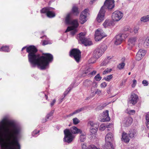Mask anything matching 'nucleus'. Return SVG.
Returning <instances> with one entry per match:
<instances>
[{
	"label": "nucleus",
	"mask_w": 149,
	"mask_h": 149,
	"mask_svg": "<svg viewBox=\"0 0 149 149\" xmlns=\"http://www.w3.org/2000/svg\"><path fill=\"white\" fill-rule=\"evenodd\" d=\"M26 50L29 53V61L32 67H35L37 65L41 69H45L48 67L49 62L53 60V56L50 54H44L42 56L36 54L37 49L33 45H30L27 47Z\"/></svg>",
	"instance_id": "1"
},
{
	"label": "nucleus",
	"mask_w": 149,
	"mask_h": 149,
	"mask_svg": "<svg viewBox=\"0 0 149 149\" xmlns=\"http://www.w3.org/2000/svg\"><path fill=\"white\" fill-rule=\"evenodd\" d=\"M71 14H68L67 15L65 19V22L67 25H71L68 26L65 32H68L72 30L71 33L72 35H74L77 32L76 28L78 26V21L77 20H72L71 17Z\"/></svg>",
	"instance_id": "2"
},
{
	"label": "nucleus",
	"mask_w": 149,
	"mask_h": 149,
	"mask_svg": "<svg viewBox=\"0 0 149 149\" xmlns=\"http://www.w3.org/2000/svg\"><path fill=\"white\" fill-rule=\"evenodd\" d=\"M107 49V46L104 44L102 45L100 48H98L94 51L93 54V58L89 60V62L92 64L94 63L96 59L100 57L102 55L103 52Z\"/></svg>",
	"instance_id": "3"
},
{
	"label": "nucleus",
	"mask_w": 149,
	"mask_h": 149,
	"mask_svg": "<svg viewBox=\"0 0 149 149\" xmlns=\"http://www.w3.org/2000/svg\"><path fill=\"white\" fill-rule=\"evenodd\" d=\"M85 32H81L77 36V39L85 46L91 45L92 44L91 41L90 39L85 38Z\"/></svg>",
	"instance_id": "4"
},
{
	"label": "nucleus",
	"mask_w": 149,
	"mask_h": 149,
	"mask_svg": "<svg viewBox=\"0 0 149 149\" xmlns=\"http://www.w3.org/2000/svg\"><path fill=\"white\" fill-rule=\"evenodd\" d=\"M113 140V135L111 133L107 134L105 138V148L106 149H114L113 145L111 142Z\"/></svg>",
	"instance_id": "5"
},
{
	"label": "nucleus",
	"mask_w": 149,
	"mask_h": 149,
	"mask_svg": "<svg viewBox=\"0 0 149 149\" xmlns=\"http://www.w3.org/2000/svg\"><path fill=\"white\" fill-rule=\"evenodd\" d=\"M64 132L65 134L64 141L68 143H71L74 139L75 136L70 132V130L66 129Z\"/></svg>",
	"instance_id": "6"
},
{
	"label": "nucleus",
	"mask_w": 149,
	"mask_h": 149,
	"mask_svg": "<svg viewBox=\"0 0 149 149\" xmlns=\"http://www.w3.org/2000/svg\"><path fill=\"white\" fill-rule=\"evenodd\" d=\"M81 52L76 49H72L70 52V55L71 56H73L76 61L78 62L81 58Z\"/></svg>",
	"instance_id": "7"
},
{
	"label": "nucleus",
	"mask_w": 149,
	"mask_h": 149,
	"mask_svg": "<svg viewBox=\"0 0 149 149\" xmlns=\"http://www.w3.org/2000/svg\"><path fill=\"white\" fill-rule=\"evenodd\" d=\"M106 36L107 35L102 29H98L95 31V39L96 41H99Z\"/></svg>",
	"instance_id": "8"
},
{
	"label": "nucleus",
	"mask_w": 149,
	"mask_h": 149,
	"mask_svg": "<svg viewBox=\"0 0 149 149\" xmlns=\"http://www.w3.org/2000/svg\"><path fill=\"white\" fill-rule=\"evenodd\" d=\"M123 13L122 12L119 11H116L112 14V19L114 21H118L123 17Z\"/></svg>",
	"instance_id": "9"
},
{
	"label": "nucleus",
	"mask_w": 149,
	"mask_h": 149,
	"mask_svg": "<svg viewBox=\"0 0 149 149\" xmlns=\"http://www.w3.org/2000/svg\"><path fill=\"white\" fill-rule=\"evenodd\" d=\"M129 35V33H123L117 35L116 37L115 44L116 45H118L121 44L124 38H126Z\"/></svg>",
	"instance_id": "10"
},
{
	"label": "nucleus",
	"mask_w": 149,
	"mask_h": 149,
	"mask_svg": "<svg viewBox=\"0 0 149 149\" xmlns=\"http://www.w3.org/2000/svg\"><path fill=\"white\" fill-rule=\"evenodd\" d=\"M114 0H106L104 5L102 7H103V9H105V8L109 9H111L114 7Z\"/></svg>",
	"instance_id": "11"
},
{
	"label": "nucleus",
	"mask_w": 149,
	"mask_h": 149,
	"mask_svg": "<svg viewBox=\"0 0 149 149\" xmlns=\"http://www.w3.org/2000/svg\"><path fill=\"white\" fill-rule=\"evenodd\" d=\"M105 12V9H103V7H102L96 18V19L98 22H100L104 19Z\"/></svg>",
	"instance_id": "12"
},
{
	"label": "nucleus",
	"mask_w": 149,
	"mask_h": 149,
	"mask_svg": "<svg viewBox=\"0 0 149 149\" xmlns=\"http://www.w3.org/2000/svg\"><path fill=\"white\" fill-rule=\"evenodd\" d=\"M88 10V9H85L81 13L80 16V22L81 24H84L86 21Z\"/></svg>",
	"instance_id": "13"
},
{
	"label": "nucleus",
	"mask_w": 149,
	"mask_h": 149,
	"mask_svg": "<svg viewBox=\"0 0 149 149\" xmlns=\"http://www.w3.org/2000/svg\"><path fill=\"white\" fill-rule=\"evenodd\" d=\"M139 43L143 45L145 47H149V36L146 38L143 37L141 38L139 40Z\"/></svg>",
	"instance_id": "14"
},
{
	"label": "nucleus",
	"mask_w": 149,
	"mask_h": 149,
	"mask_svg": "<svg viewBox=\"0 0 149 149\" xmlns=\"http://www.w3.org/2000/svg\"><path fill=\"white\" fill-rule=\"evenodd\" d=\"M138 99V96L137 95L134 93H132L131 95L129 102L132 104H135L137 102Z\"/></svg>",
	"instance_id": "15"
},
{
	"label": "nucleus",
	"mask_w": 149,
	"mask_h": 149,
	"mask_svg": "<svg viewBox=\"0 0 149 149\" xmlns=\"http://www.w3.org/2000/svg\"><path fill=\"white\" fill-rule=\"evenodd\" d=\"M136 37H133L130 38L128 41V45L130 47L128 48L130 49L132 47L134 46L137 40Z\"/></svg>",
	"instance_id": "16"
},
{
	"label": "nucleus",
	"mask_w": 149,
	"mask_h": 149,
	"mask_svg": "<svg viewBox=\"0 0 149 149\" xmlns=\"http://www.w3.org/2000/svg\"><path fill=\"white\" fill-rule=\"evenodd\" d=\"M132 118L130 117H127L124 118L123 121V123L125 126H127L130 125L132 122Z\"/></svg>",
	"instance_id": "17"
},
{
	"label": "nucleus",
	"mask_w": 149,
	"mask_h": 149,
	"mask_svg": "<svg viewBox=\"0 0 149 149\" xmlns=\"http://www.w3.org/2000/svg\"><path fill=\"white\" fill-rule=\"evenodd\" d=\"M70 132L73 134H77L81 133V130L75 126H73L70 128Z\"/></svg>",
	"instance_id": "18"
},
{
	"label": "nucleus",
	"mask_w": 149,
	"mask_h": 149,
	"mask_svg": "<svg viewBox=\"0 0 149 149\" xmlns=\"http://www.w3.org/2000/svg\"><path fill=\"white\" fill-rule=\"evenodd\" d=\"M121 140L125 143L129 142L130 139L127 136V134L125 132H123L122 135Z\"/></svg>",
	"instance_id": "19"
},
{
	"label": "nucleus",
	"mask_w": 149,
	"mask_h": 149,
	"mask_svg": "<svg viewBox=\"0 0 149 149\" xmlns=\"http://www.w3.org/2000/svg\"><path fill=\"white\" fill-rule=\"evenodd\" d=\"M109 111L106 110L103 112V117L106 121H109L110 120V118L109 115Z\"/></svg>",
	"instance_id": "20"
},
{
	"label": "nucleus",
	"mask_w": 149,
	"mask_h": 149,
	"mask_svg": "<svg viewBox=\"0 0 149 149\" xmlns=\"http://www.w3.org/2000/svg\"><path fill=\"white\" fill-rule=\"evenodd\" d=\"M113 22L111 20L106 19L103 23V26L105 28L110 26L113 24Z\"/></svg>",
	"instance_id": "21"
},
{
	"label": "nucleus",
	"mask_w": 149,
	"mask_h": 149,
	"mask_svg": "<svg viewBox=\"0 0 149 149\" xmlns=\"http://www.w3.org/2000/svg\"><path fill=\"white\" fill-rule=\"evenodd\" d=\"M87 125L89 128L94 127H98L99 126V125L98 124L91 120H89L88 122Z\"/></svg>",
	"instance_id": "22"
},
{
	"label": "nucleus",
	"mask_w": 149,
	"mask_h": 149,
	"mask_svg": "<svg viewBox=\"0 0 149 149\" xmlns=\"http://www.w3.org/2000/svg\"><path fill=\"white\" fill-rule=\"evenodd\" d=\"M140 21L143 22H146L149 21V15L144 16L140 18Z\"/></svg>",
	"instance_id": "23"
},
{
	"label": "nucleus",
	"mask_w": 149,
	"mask_h": 149,
	"mask_svg": "<svg viewBox=\"0 0 149 149\" xmlns=\"http://www.w3.org/2000/svg\"><path fill=\"white\" fill-rule=\"evenodd\" d=\"M136 131L134 130H131L129 134V136L131 138L134 137L136 135Z\"/></svg>",
	"instance_id": "24"
},
{
	"label": "nucleus",
	"mask_w": 149,
	"mask_h": 149,
	"mask_svg": "<svg viewBox=\"0 0 149 149\" xmlns=\"http://www.w3.org/2000/svg\"><path fill=\"white\" fill-rule=\"evenodd\" d=\"M80 140L81 142H84L86 139V134L84 133H80Z\"/></svg>",
	"instance_id": "25"
},
{
	"label": "nucleus",
	"mask_w": 149,
	"mask_h": 149,
	"mask_svg": "<svg viewBox=\"0 0 149 149\" xmlns=\"http://www.w3.org/2000/svg\"><path fill=\"white\" fill-rule=\"evenodd\" d=\"M72 13L75 15H77L79 14L78 8L75 6L73 7L72 9Z\"/></svg>",
	"instance_id": "26"
},
{
	"label": "nucleus",
	"mask_w": 149,
	"mask_h": 149,
	"mask_svg": "<svg viewBox=\"0 0 149 149\" xmlns=\"http://www.w3.org/2000/svg\"><path fill=\"white\" fill-rule=\"evenodd\" d=\"M46 15L47 17H52L55 16V13L54 12L50 11V10H49L48 12L46 13Z\"/></svg>",
	"instance_id": "27"
},
{
	"label": "nucleus",
	"mask_w": 149,
	"mask_h": 149,
	"mask_svg": "<svg viewBox=\"0 0 149 149\" xmlns=\"http://www.w3.org/2000/svg\"><path fill=\"white\" fill-rule=\"evenodd\" d=\"M0 51L8 52L9 51V49L7 46H3L0 49Z\"/></svg>",
	"instance_id": "28"
},
{
	"label": "nucleus",
	"mask_w": 149,
	"mask_h": 149,
	"mask_svg": "<svg viewBox=\"0 0 149 149\" xmlns=\"http://www.w3.org/2000/svg\"><path fill=\"white\" fill-rule=\"evenodd\" d=\"M98 127H90V132L93 134H94L96 133L97 130V129Z\"/></svg>",
	"instance_id": "29"
},
{
	"label": "nucleus",
	"mask_w": 149,
	"mask_h": 149,
	"mask_svg": "<svg viewBox=\"0 0 149 149\" xmlns=\"http://www.w3.org/2000/svg\"><path fill=\"white\" fill-rule=\"evenodd\" d=\"M94 84V83H93L90 80H86L84 82V84L86 86H88L91 85L92 84Z\"/></svg>",
	"instance_id": "30"
},
{
	"label": "nucleus",
	"mask_w": 149,
	"mask_h": 149,
	"mask_svg": "<svg viewBox=\"0 0 149 149\" xmlns=\"http://www.w3.org/2000/svg\"><path fill=\"white\" fill-rule=\"evenodd\" d=\"M146 124L147 127L149 129V115L147 114L146 116Z\"/></svg>",
	"instance_id": "31"
},
{
	"label": "nucleus",
	"mask_w": 149,
	"mask_h": 149,
	"mask_svg": "<svg viewBox=\"0 0 149 149\" xmlns=\"http://www.w3.org/2000/svg\"><path fill=\"white\" fill-rule=\"evenodd\" d=\"M109 58L108 57L107 59H105L103 61V62L101 64V66H104L107 65V64L109 62Z\"/></svg>",
	"instance_id": "32"
},
{
	"label": "nucleus",
	"mask_w": 149,
	"mask_h": 149,
	"mask_svg": "<svg viewBox=\"0 0 149 149\" xmlns=\"http://www.w3.org/2000/svg\"><path fill=\"white\" fill-rule=\"evenodd\" d=\"M123 31H128L130 32H132V31L131 28L128 26H125L124 28Z\"/></svg>",
	"instance_id": "33"
},
{
	"label": "nucleus",
	"mask_w": 149,
	"mask_h": 149,
	"mask_svg": "<svg viewBox=\"0 0 149 149\" xmlns=\"http://www.w3.org/2000/svg\"><path fill=\"white\" fill-rule=\"evenodd\" d=\"M50 8L48 7L44 8H42L40 12L42 13H47L49 10H50Z\"/></svg>",
	"instance_id": "34"
},
{
	"label": "nucleus",
	"mask_w": 149,
	"mask_h": 149,
	"mask_svg": "<svg viewBox=\"0 0 149 149\" xmlns=\"http://www.w3.org/2000/svg\"><path fill=\"white\" fill-rule=\"evenodd\" d=\"M88 70H89V74H90L93 75H95L96 73V71L95 70H93L91 68H88Z\"/></svg>",
	"instance_id": "35"
},
{
	"label": "nucleus",
	"mask_w": 149,
	"mask_h": 149,
	"mask_svg": "<svg viewBox=\"0 0 149 149\" xmlns=\"http://www.w3.org/2000/svg\"><path fill=\"white\" fill-rule=\"evenodd\" d=\"M73 123L74 125H77L80 122L79 120L77 118H74L73 119Z\"/></svg>",
	"instance_id": "36"
},
{
	"label": "nucleus",
	"mask_w": 149,
	"mask_h": 149,
	"mask_svg": "<svg viewBox=\"0 0 149 149\" xmlns=\"http://www.w3.org/2000/svg\"><path fill=\"white\" fill-rule=\"evenodd\" d=\"M146 51L142 49H140L138 52V53L140 55L144 56L146 53Z\"/></svg>",
	"instance_id": "37"
},
{
	"label": "nucleus",
	"mask_w": 149,
	"mask_h": 149,
	"mask_svg": "<svg viewBox=\"0 0 149 149\" xmlns=\"http://www.w3.org/2000/svg\"><path fill=\"white\" fill-rule=\"evenodd\" d=\"M106 128V125L104 124H102L100 125L99 129L101 131H103Z\"/></svg>",
	"instance_id": "38"
},
{
	"label": "nucleus",
	"mask_w": 149,
	"mask_h": 149,
	"mask_svg": "<svg viewBox=\"0 0 149 149\" xmlns=\"http://www.w3.org/2000/svg\"><path fill=\"white\" fill-rule=\"evenodd\" d=\"M126 112L130 115H133L135 113V111L134 110H130L127 109Z\"/></svg>",
	"instance_id": "39"
},
{
	"label": "nucleus",
	"mask_w": 149,
	"mask_h": 149,
	"mask_svg": "<svg viewBox=\"0 0 149 149\" xmlns=\"http://www.w3.org/2000/svg\"><path fill=\"white\" fill-rule=\"evenodd\" d=\"M86 107H83L76 110L75 111L76 113H77L81 111H83L84 110L86 109Z\"/></svg>",
	"instance_id": "40"
},
{
	"label": "nucleus",
	"mask_w": 149,
	"mask_h": 149,
	"mask_svg": "<svg viewBox=\"0 0 149 149\" xmlns=\"http://www.w3.org/2000/svg\"><path fill=\"white\" fill-rule=\"evenodd\" d=\"M143 56L140 55L138 52L136 55V60L139 61L143 57Z\"/></svg>",
	"instance_id": "41"
},
{
	"label": "nucleus",
	"mask_w": 149,
	"mask_h": 149,
	"mask_svg": "<svg viewBox=\"0 0 149 149\" xmlns=\"http://www.w3.org/2000/svg\"><path fill=\"white\" fill-rule=\"evenodd\" d=\"M113 76L112 75H110L107 76L104 78L105 80L107 81H109L112 78Z\"/></svg>",
	"instance_id": "42"
},
{
	"label": "nucleus",
	"mask_w": 149,
	"mask_h": 149,
	"mask_svg": "<svg viewBox=\"0 0 149 149\" xmlns=\"http://www.w3.org/2000/svg\"><path fill=\"white\" fill-rule=\"evenodd\" d=\"M125 65V63L123 62H122L120 63L118 66V68L119 69H123Z\"/></svg>",
	"instance_id": "43"
},
{
	"label": "nucleus",
	"mask_w": 149,
	"mask_h": 149,
	"mask_svg": "<svg viewBox=\"0 0 149 149\" xmlns=\"http://www.w3.org/2000/svg\"><path fill=\"white\" fill-rule=\"evenodd\" d=\"M101 77L99 74H97L95 77V79L97 81H99L101 79Z\"/></svg>",
	"instance_id": "44"
},
{
	"label": "nucleus",
	"mask_w": 149,
	"mask_h": 149,
	"mask_svg": "<svg viewBox=\"0 0 149 149\" xmlns=\"http://www.w3.org/2000/svg\"><path fill=\"white\" fill-rule=\"evenodd\" d=\"M111 70H112L111 69L107 68L103 72V74H105L111 72Z\"/></svg>",
	"instance_id": "45"
},
{
	"label": "nucleus",
	"mask_w": 149,
	"mask_h": 149,
	"mask_svg": "<svg viewBox=\"0 0 149 149\" xmlns=\"http://www.w3.org/2000/svg\"><path fill=\"white\" fill-rule=\"evenodd\" d=\"M72 88V87H70L67 89V90L64 93L65 96H66L68 93L70 91Z\"/></svg>",
	"instance_id": "46"
},
{
	"label": "nucleus",
	"mask_w": 149,
	"mask_h": 149,
	"mask_svg": "<svg viewBox=\"0 0 149 149\" xmlns=\"http://www.w3.org/2000/svg\"><path fill=\"white\" fill-rule=\"evenodd\" d=\"M88 149H100L97 148L94 145H90L88 147Z\"/></svg>",
	"instance_id": "47"
},
{
	"label": "nucleus",
	"mask_w": 149,
	"mask_h": 149,
	"mask_svg": "<svg viewBox=\"0 0 149 149\" xmlns=\"http://www.w3.org/2000/svg\"><path fill=\"white\" fill-rule=\"evenodd\" d=\"M137 84L136 80L135 79H134L132 81V88H134L136 86Z\"/></svg>",
	"instance_id": "48"
},
{
	"label": "nucleus",
	"mask_w": 149,
	"mask_h": 149,
	"mask_svg": "<svg viewBox=\"0 0 149 149\" xmlns=\"http://www.w3.org/2000/svg\"><path fill=\"white\" fill-rule=\"evenodd\" d=\"M107 86V84L104 82L101 83L100 84V87L102 88H104Z\"/></svg>",
	"instance_id": "49"
},
{
	"label": "nucleus",
	"mask_w": 149,
	"mask_h": 149,
	"mask_svg": "<svg viewBox=\"0 0 149 149\" xmlns=\"http://www.w3.org/2000/svg\"><path fill=\"white\" fill-rule=\"evenodd\" d=\"M1 124L3 127H4L6 124V119L3 120L1 122Z\"/></svg>",
	"instance_id": "50"
},
{
	"label": "nucleus",
	"mask_w": 149,
	"mask_h": 149,
	"mask_svg": "<svg viewBox=\"0 0 149 149\" xmlns=\"http://www.w3.org/2000/svg\"><path fill=\"white\" fill-rule=\"evenodd\" d=\"M142 84L144 86H147L148 85V82L146 80H144L142 82Z\"/></svg>",
	"instance_id": "51"
},
{
	"label": "nucleus",
	"mask_w": 149,
	"mask_h": 149,
	"mask_svg": "<svg viewBox=\"0 0 149 149\" xmlns=\"http://www.w3.org/2000/svg\"><path fill=\"white\" fill-rule=\"evenodd\" d=\"M89 70H88V68L87 69V70L84 71L83 72V76H85V75H84V74H86V75H88L89 74H89Z\"/></svg>",
	"instance_id": "52"
},
{
	"label": "nucleus",
	"mask_w": 149,
	"mask_h": 149,
	"mask_svg": "<svg viewBox=\"0 0 149 149\" xmlns=\"http://www.w3.org/2000/svg\"><path fill=\"white\" fill-rule=\"evenodd\" d=\"M139 29L138 27H134V32L135 33H138V31Z\"/></svg>",
	"instance_id": "53"
},
{
	"label": "nucleus",
	"mask_w": 149,
	"mask_h": 149,
	"mask_svg": "<svg viewBox=\"0 0 149 149\" xmlns=\"http://www.w3.org/2000/svg\"><path fill=\"white\" fill-rule=\"evenodd\" d=\"M53 113V111H52L50 113L48 114L46 116L47 118L49 119L50 117L52 116Z\"/></svg>",
	"instance_id": "54"
},
{
	"label": "nucleus",
	"mask_w": 149,
	"mask_h": 149,
	"mask_svg": "<svg viewBox=\"0 0 149 149\" xmlns=\"http://www.w3.org/2000/svg\"><path fill=\"white\" fill-rule=\"evenodd\" d=\"M101 93V91L99 90V89H97L96 91L95 92V94H97V95L100 94Z\"/></svg>",
	"instance_id": "55"
},
{
	"label": "nucleus",
	"mask_w": 149,
	"mask_h": 149,
	"mask_svg": "<svg viewBox=\"0 0 149 149\" xmlns=\"http://www.w3.org/2000/svg\"><path fill=\"white\" fill-rule=\"evenodd\" d=\"M106 127L107 128H111L113 127V125L112 123H109V125H106Z\"/></svg>",
	"instance_id": "56"
},
{
	"label": "nucleus",
	"mask_w": 149,
	"mask_h": 149,
	"mask_svg": "<svg viewBox=\"0 0 149 149\" xmlns=\"http://www.w3.org/2000/svg\"><path fill=\"white\" fill-rule=\"evenodd\" d=\"M81 148L82 149H87L88 147L86 145L83 144L81 145Z\"/></svg>",
	"instance_id": "57"
},
{
	"label": "nucleus",
	"mask_w": 149,
	"mask_h": 149,
	"mask_svg": "<svg viewBox=\"0 0 149 149\" xmlns=\"http://www.w3.org/2000/svg\"><path fill=\"white\" fill-rule=\"evenodd\" d=\"M76 114L75 111H74L73 113H71L68 115L67 116L68 117H70L71 116H72L73 115Z\"/></svg>",
	"instance_id": "58"
},
{
	"label": "nucleus",
	"mask_w": 149,
	"mask_h": 149,
	"mask_svg": "<svg viewBox=\"0 0 149 149\" xmlns=\"http://www.w3.org/2000/svg\"><path fill=\"white\" fill-rule=\"evenodd\" d=\"M56 101V100L54 99L53 100L52 102H51L50 104V105L51 107H52L54 105V103H55Z\"/></svg>",
	"instance_id": "59"
},
{
	"label": "nucleus",
	"mask_w": 149,
	"mask_h": 149,
	"mask_svg": "<svg viewBox=\"0 0 149 149\" xmlns=\"http://www.w3.org/2000/svg\"><path fill=\"white\" fill-rule=\"evenodd\" d=\"M39 132V131H34L33 132V133L32 134V135L34 136V134H36L38 133Z\"/></svg>",
	"instance_id": "60"
},
{
	"label": "nucleus",
	"mask_w": 149,
	"mask_h": 149,
	"mask_svg": "<svg viewBox=\"0 0 149 149\" xmlns=\"http://www.w3.org/2000/svg\"><path fill=\"white\" fill-rule=\"evenodd\" d=\"M48 44V42L46 41H44L42 42V45H45Z\"/></svg>",
	"instance_id": "61"
},
{
	"label": "nucleus",
	"mask_w": 149,
	"mask_h": 149,
	"mask_svg": "<svg viewBox=\"0 0 149 149\" xmlns=\"http://www.w3.org/2000/svg\"><path fill=\"white\" fill-rule=\"evenodd\" d=\"M95 0H93V1H91L90 2V3L92 4L93 3V2H94Z\"/></svg>",
	"instance_id": "62"
},
{
	"label": "nucleus",
	"mask_w": 149,
	"mask_h": 149,
	"mask_svg": "<svg viewBox=\"0 0 149 149\" xmlns=\"http://www.w3.org/2000/svg\"><path fill=\"white\" fill-rule=\"evenodd\" d=\"M26 47H24L22 49V51H23L24 49H25L26 48Z\"/></svg>",
	"instance_id": "63"
},
{
	"label": "nucleus",
	"mask_w": 149,
	"mask_h": 149,
	"mask_svg": "<svg viewBox=\"0 0 149 149\" xmlns=\"http://www.w3.org/2000/svg\"><path fill=\"white\" fill-rule=\"evenodd\" d=\"M123 81H122V82H121V83H120V85L121 86H122V85H123Z\"/></svg>",
	"instance_id": "64"
}]
</instances>
